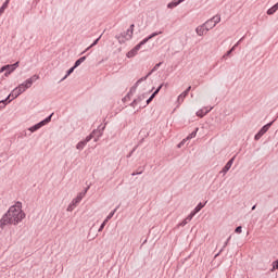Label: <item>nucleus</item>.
Listing matches in <instances>:
<instances>
[{
	"label": "nucleus",
	"instance_id": "1",
	"mask_svg": "<svg viewBox=\"0 0 278 278\" xmlns=\"http://www.w3.org/2000/svg\"><path fill=\"white\" fill-rule=\"evenodd\" d=\"M23 218H25V213L21 210V206H11L8 213L0 219V227H5V225H18Z\"/></svg>",
	"mask_w": 278,
	"mask_h": 278
},
{
	"label": "nucleus",
	"instance_id": "2",
	"mask_svg": "<svg viewBox=\"0 0 278 278\" xmlns=\"http://www.w3.org/2000/svg\"><path fill=\"white\" fill-rule=\"evenodd\" d=\"M162 31L153 33L148 38L143 39L140 43H138L135 48H132L130 51L127 52V58H135V55H138V51H140L142 45H147L151 38H155V36H160Z\"/></svg>",
	"mask_w": 278,
	"mask_h": 278
},
{
	"label": "nucleus",
	"instance_id": "3",
	"mask_svg": "<svg viewBox=\"0 0 278 278\" xmlns=\"http://www.w3.org/2000/svg\"><path fill=\"white\" fill-rule=\"evenodd\" d=\"M16 68H18V62H15L14 64L12 65H4L0 68V73H3L5 71H9V72H5L4 73V77H9L12 73H14V71H16Z\"/></svg>",
	"mask_w": 278,
	"mask_h": 278
},
{
	"label": "nucleus",
	"instance_id": "4",
	"mask_svg": "<svg viewBox=\"0 0 278 278\" xmlns=\"http://www.w3.org/2000/svg\"><path fill=\"white\" fill-rule=\"evenodd\" d=\"M94 134H99V131L98 130H93L89 136L86 137L85 140L79 141L77 143L76 149L81 151V149H84V147H86V144H88V142H90L94 138Z\"/></svg>",
	"mask_w": 278,
	"mask_h": 278
},
{
	"label": "nucleus",
	"instance_id": "5",
	"mask_svg": "<svg viewBox=\"0 0 278 278\" xmlns=\"http://www.w3.org/2000/svg\"><path fill=\"white\" fill-rule=\"evenodd\" d=\"M273 125V122L268 123L267 125L263 126L261 130L255 135L254 140H260L268 129H270V126Z\"/></svg>",
	"mask_w": 278,
	"mask_h": 278
},
{
	"label": "nucleus",
	"instance_id": "6",
	"mask_svg": "<svg viewBox=\"0 0 278 278\" xmlns=\"http://www.w3.org/2000/svg\"><path fill=\"white\" fill-rule=\"evenodd\" d=\"M197 131H199V128H197L194 131H192L187 139H184L179 144H178V149H181V147H184V144L186 143L187 140H192V138H197Z\"/></svg>",
	"mask_w": 278,
	"mask_h": 278
},
{
	"label": "nucleus",
	"instance_id": "7",
	"mask_svg": "<svg viewBox=\"0 0 278 278\" xmlns=\"http://www.w3.org/2000/svg\"><path fill=\"white\" fill-rule=\"evenodd\" d=\"M86 192H88V189H86L84 193H79V194L72 201V204H73V205H77V203H81V199H84V197H86Z\"/></svg>",
	"mask_w": 278,
	"mask_h": 278
},
{
	"label": "nucleus",
	"instance_id": "8",
	"mask_svg": "<svg viewBox=\"0 0 278 278\" xmlns=\"http://www.w3.org/2000/svg\"><path fill=\"white\" fill-rule=\"evenodd\" d=\"M203 26L205 27L206 31H210V29H214L216 27V24L214 23V20L206 21Z\"/></svg>",
	"mask_w": 278,
	"mask_h": 278
},
{
	"label": "nucleus",
	"instance_id": "9",
	"mask_svg": "<svg viewBox=\"0 0 278 278\" xmlns=\"http://www.w3.org/2000/svg\"><path fill=\"white\" fill-rule=\"evenodd\" d=\"M27 88H31L30 86L27 87V80H25L23 84H21L18 87H16L20 94H23Z\"/></svg>",
	"mask_w": 278,
	"mask_h": 278
},
{
	"label": "nucleus",
	"instance_id": "10",
	"mask_svg": "<svg viewBox=\"0 0 278 278\" xmlns=\"http://www.w3.org/2000/svg\"><path fill=\"white\" fill-rule=\"evenodd\" d=\"M233 157L230 159L227 164L224 166V168L222 169V173H228V170L231 168V166H233Z\"/></svg>",
	"mask_w": 278,
	"mask_h": 278
},
{
	"label": "nucleus",
	"instance_id": "11",
	"mask_svg": "<svg viewBox=\"0 0 278 278\" xmlns=\"http://www.w3.org/2000/svg\"><path fill=\"white\" fill-rule=\"evenodd\" d=\"M38 79H40V76H38V75H34V76H31L30 78H28L27 80H26V86L28 87V86H33V84H34V81H38Z\"/></svg>",
	"mask_w": 278,
	"mask_h": 278
},
{
	"label": "nucleus",
	"instance_id": "12",
	"mask_svg": "<svg viewBox=\"0 0 278 278\" xmlns=\"http://www.w3.org/2000/svg\"><path fill=\"white\" fill-rule=\"evenodd\" d=\"M195 31H197L198 36H203L204 34H207V29H205L204 24L197 27Z\"/></svg>",
	"mask_w": 278,
	"mask_h": 278
},
{
	"label": "nucleus",
	"instance_id": "13",
	"mask_svg": "<svg viewBox=\"0 0 278 278\" xmlns=\"http://www.w3.org/2000/svg\"><path fill=\"white\" fill-rule=\"evenodd\" d=\"M141 101H144V94L142 96H139L137 99H135L132 102H131V106L132 108H136V105H138V103H140Z\"/></svg>",
	"mask_w": 278,
	"mask_h": 278
},
{
	"label": "nucleus",
	"instance_id": "14",
	"mask_svg": "<svg viewBox=\"0 0 278 278\" xmlns=\"http://www.w3.org/2000/svg\"><path fill=\"white\" fill-rule=\"evenodd\" d=\"M240 42H242V39H240L228 52H226L223 58L231 55V53H233V51L236 50L237 46L240 45Z\"/></svg>",
	"mask_w": 278,
	"mask_h": 278
},
{
	"label": "nucleus",
	"instance_id": "15",
	"mask_svg": "<svg viewBox=\"0 0 278 278\" xmlns=\"http://www.w3.org/2000/svg\"><path fill=\"white\" fill-rule=\"evenodd\" d=\"M45 126V122H40L38 124H36L35 126L30 127L29 130L30 131H38V129H40V127Z\"/></svg>",
	"mask_w": 278,
	"mask_h": 278
},
{
	"label": "nucleus",
	"instance_id": "16",
	"mask_svg": "<svg viewBox=\"0 0 278 278\" xmlns=\"http://www.w3.org/2000/svg\"><path fill=\"white\" fill-rule=\"evenodd\" d=\"M11 97H13V99L21 97V93L18 92L17 88H15L7 99H10Z\"/></svg>",
	"mask_w": 278,
	"mask_h": 278
},
{
	"label": "nucleus",
	"instance_id": "17",
	"mask_svg": "<svg viewBox=\"0 0 278 278\" xmlns=\"http://www.w3.org/2000/svg\"><path fill=\"white\" fill-rule=\"evenodd\" d=\"M179 3H184V0L170 2V3H168L167 8H169V9L177 8V5H179Z\"/></svg>",
	"mask_w": 278,
	"mask_h": 278
},
{
	"label": "nucleus",
	"instance_id": "18",
	"mask_svg": "<svg viewBox=\"0 0 278 278\" xmlns=\"http://www.w3.org/2000/svg\"><path fill=\"white\" fill-rule=\"evenodd\" d=\"M186 97H188V91H184L182 93H180L178 96V103H184V99H186Z\"/></svg>",
	"mask_w": 278,
	"mask_h": 278
},
{
	"label": "nucleus",
	"instance_id": "19",
	"mask_svg": "<svg viewBox=\"0 0 278 278\" xmlns=\"http://www.w3.org/2000/svg\"><path fill=\"white\" fill-rule=\"evenodd\" d=\"M83 62H86V56H81L80 59H78L74 64V68H77V66H80Z\"/></svg>",
	"mask_w": 278,
	"mask_h": 278
},
{
	"label": "nucleus",
	"instance_id": "20",
	"mask_svg": "<svg viewBox=\"0 0 278 278\" xmlns=\"http://www.w3.org/2000/svg\"><path fill=\"white\" fill-rule=\"evenodd\" d=\"M208 112H210V110H206V111H204V110H199V111L197 112V116H199L200 118H203V116H205V114H208Z\"/></svg>",
	"mask_w": 278,
	"mask_h": 278
},
{
	"label": "nucleus",
	"instance_id": "21",
	"mask_svg": "<svg viewBox=\"0 0 278 278\" xmlns=\"http://www.w3.org/2000/svg\"><path fill=\"white\" fill-rule=\"evenodd\" d=\"M162 86H159V88L151 94V97L149 98L150 101H153V99H155L156 94L160 92V90H162Z\"/></svg>",
	"mask_w": 278,
	"mask_h": 278
},
{
	"label": "nucleus",
	"instance_id": "22",
	"mask_svg": "<svg viewBox=\"0 0 278 278\" xmlns=\"http://www.w3.org/2000/svg\"><path fill=\"white\" fill-rule=\"evenodd\" d=\"M129 34H131V31H129V29H127L126 33L122 34L119 37H117L119 40L121 38H125V40H129Z\"/></svg>",
	"mask_w": 278,
	"mask_h": 278
},
{
	"label": "nucleus",
	"instance_id": "23",
	"mask_svg": "<svg viewBox=\"0 0 278 278\" xmlns=\"http://www.w3.org/2000/svg\"><path fill=\"white\" fill-rule=\"evenodd\" d=\"M203 207H205V204L199 203V204L195 206V208H194L193 212H195V214H198V212H201V210H203Z\"/></svg>",
	"mask_w": 278,
	"mask_h": 278
},
{
	"label": "nucleus",
	"instance_id": "24",
	"mask_svg": "<svg viewBox=\"0 0 278 278\" xmlns=\"http://www.w3.org/2000/svg\"><path fill=\"white\" fill-rule=\"evenodd\" d=\"M8 3H10V0H7L2 7L0 8V14H3L5 12V9L8 8Z\"/></svg>",
	"mask_w": 278,
	"mask_h": 278
},
{
	"label": "nucleus",
	"instance_id": "25",
	"mask_svg": "<svg viewBox=\"0 0 278 278\" xmlns=\"http://www.w3.org/2000/svg\"><path fill=\"white\" fill-rule=\"evenodd\" d=\"M134 27H135V25L131 24L130 27L128 28V31H130V34H128V39L134 38Z\"/></svg>",
	"mask_w": 278,
	"mask_h": 278
},
{
	"label": "nucleus",
	"instance_id": "26",
	"mask_svg": "<svg viewBox=\"0 0 278 278\" xmlns=\"http://www.w3.org/2000/svg\"><path fill=\"white\" fill-rule=\"evenodd\" d=\"M114 214H116V208L106 216V218L104 219L105 223H109L111 218L114 216Z\"/></svg>",
	"mask_w": 278,
	"mask_h": 278
},
{
	"label": "nucleus",
	"instance_id": "27",
	"mask_svg": "<svg viewBox=\"0 0 278 278\" xmlns=\"http://www.w3.org/2000/svg\"><path fill=\"white\" fill-rule=\"evenodd\" d=\"M215 25H218V22L220 21V15H215L211 18Z\"/></svg>",
	"mask_w": 278,
	"mask_h": 278
},
{
	"label": "nucleus",
	"instance_id": "28",
	"mask_svg": "<svg viewBox=\"0 0 278 278\" xmlns=\"http://www.w3.org/2000/svg\"><path fill=\"white\" fill-rule=\"evenodd\" d=\"M151 75V72L150 73H148V75L147 76H144V77H142V78H140L137 83H136V86H138V84H141V81H147V79L149 78V76Z\"/></svg>",
	"mask_w": 278,
	"mask_h": 278
},
{
	"label": "nucleus",
	"instance_id": "29",
	"mask_svg": "<svg viewBox=\"0 0 278 278\" xmlns=\"http://www.w3.org/2000/svg\"><path fill=\"white\" fill-rule=\"evenodd\" d=\"M75 68L76 67H71L68 71H67V73H66V75L63 77V79H62V81H64V79H66V77H68V75H71L74 71H75Z\"/></svg>",
	"mask_w": 278,
	"mask_h": 278
},
{
	"label": "nucleus",
	"instance_id": "30",
	"mask_svg": "<svg viewBox=\"0 0 278 278\" xmlns=\"http://www.w3.org/2000/svg\"><path fill=\"white\" fill-rule=\"evenodd\" d=\"M197 214V212H191L189 215H188V217L186 218V220L188 222V223H190V220H192V218H194V215Z\"/></svg>",
	"mask_w": 278,
	"mask_h": 278
},
{
	"label": "nucleus",
	"instance_id": "31",
	"mask_svg": "<svg viewBox=\"0 0 278 278\" xmlns=\"http://www.w3.org/2000/svg\"><path fill=\"white\" fill-rule=\"evenodd\" d=\"M101 36H102V35H100V37H99L98 39H96V40L93 41V43H92L89 48H87V50H88V49H92V47L99 45V40H101Z\"/></svg>",
	"mask_w": 278,
	"mask_h": 278
},
{
	"label": "nucleus",
	"instance_id": "32",
	"mask_svg": "<svg viewBox=\"0 0 278 278\" xmlns=\"http://www.w3.org/2000/svg\"><path fill=\"white\" fill-rule=\"evenodd\" d=\"M276 9L274 7H271L270 9L267 10V14L270 16L273 15L274 13H276Z\"/></svg>",
	"mask_w": 278,
	"mask_h": 278
},
{
	"label": "nucleus",
	"instance_id": "33",
	"mask_svg": "<svg viewBox=\"0 0 278 278\" xmlns=\"http://www.w3.org/2000/svg\"><path fill=\"white\" fill-rule=\"evenodd\" d=\"M8 103V99L0 101V110H3Z\"/></svg>",
	"mask_w": 278,
	"mask_h": 278
},
{
	"label": "nucleus",
	"instance_id": "34",
	"mask_svg": "<svg viewBox=\"0 0 278 278\" xmlns=\"http://www.w3.org/2000/svg\"><path fill=\"white\" fill-rule=\"evenodd\" d=\"M51 116H53V114L49 115L46 119L41 121V123H43V125H47V123H51Z\"/></svg>",
	"mask_w": 278,
	"mask_h": 278
},
{
	"label": "nucleus",
	"instance_id": "35",
	"mask_svg": "<svg viewBox=\"0 0 278 278\" xmlns=\"http://www.w3.org/2000/svg\"><path fill=\"white\" fill-rule=\"evenodd\" d=\"M105 225H108V222H105V219H104V222L101 224L98 231H101L102 229H105Z\"/></svg>",
	"mask_w": 278,
	"mask_h": 278
},
{
	"label": "nucleus",
	"instance_id": "36",
	"mask_svg": "<svg viewBox=\"0 0 278 278\" xmlns=\"http://www.w3.org/2000/svg\"><path fill=\"white\" fill-rule=\"evenodd\" d=\"M235 233H242V226L237 227Z\"/></svg>",
	"mask_w": 278,
	"mask_h": 278
},
{
	"label": "nucleus",
	"instance_id": "37",
	"mask_svg": "<svg viewBox=\"0 0 278 278\" xmlns=\"http://www.w3.org/2000/svg\"><path fill=\"white\" fill-rule=\"evenodd\" d=\"M160 66H162V63L156 64V65L152 68L151 73H153V71H157V68H160Z\"/></svg>",
	"mask_w": 278,
	"mask_h": 278
},
{
	"label": "nucleus",
	"instance_id": "38",
	"mask_svg": "<svg viewBox=\"0 0 278 278\" xmlns=\"http://www.w3.org/2000/svg\"><path fill=\"white\" fill-rule=\"evenodd\" d=\"M273 266H274V270H278V261H275L273 263Z\"/></svg>",
	"mask_w": 278,
	"mask_h": 278
},
{
	"label": "nucleus",
	"instance_id": "39",
	"mask_svg": "<svg viewBox=\"0 0 278 278\" xmlns=\"http://www.w3.org/2000/svg\"><path fill=\"white\" fill-rule=\"evenodd\" d=\"M136 175H142V170L137 172V173H136V172H134V173L131 174V176H132V177H136Z\"/></svg>",
	"mask_w": 278,
	"mask_h": 278
},
{
	"label": "nucleus",
	"instance_id": "40",
	"mask_svg": "<svg viewBox=\"0 0 278 278\" xmlns=\"http://www.w3.org/2000/svg\"><path fill=\"white\" fill-rule=\"evenodd\" d=\"M73 203H71L70 205H68V207H67V212H73Z\"/></svg>",
	"mask_w": 278,
	"mask_h": 278
},
{
	"label": "nucleus",
	"instance_id": "41",
	"mask_svg": "<svg viewBox=\"0 0 278 278\" xmlns=\"http://www.w3.org/2000/svg\"><path fill=\"white\" fill-rule=\"evenodd\" d=\"M151 101H153V100H151L150 98L147 100V102H146V104L143 105V108H147V105H149V103H151Z\"/></svg>",
	"mask_w": 278,
	"mask_h": 278
},
{
	"label": "nucleus",
	"instance_id": "42",
	"mask_svg": "<svg viewBox=\"0 0 278 278\" xmlns=\"http://www.w3.org/2000/svg\"><path fill=\"white\" fill-rule=\"evenodd\" d=\"M180 225H181V227L188 225V219H185Z\"/></svg>",
	"mask_w": 278,
	"mask_h": 278
},
{
	"label": "nucleus",
	"instance_id": "43",
	"mask_svg": "<svg viewBox=\"0 0 278 278\" xmlns=\"http://www.w3.org/2000/svg\"><path fill=\"white\" fill-rule=\"evenodd\" d=\"M190 90H192V87H188L186 90H185V92H187V94L190 92Z\"/></svg>",
	"mask_w": 278,
	"mask_h": 278
},
{
	"label": "nucleus",
	"instance_id": "44",
	"mask_svg": "<svg viewBox=\"0 0 278 278\" xmlns=\"http://www.w3.org/2000/svg\"><path fill=\"white\" fill-rule=\"evenodd\" d=\"M256 205L252 206V210H255Z\"/></svg>",
	"mask_w": 278,
	"mask_h": 278
},
{
	"label": "nucleus",
	"instance_id": "45",
	"mask_svg": "<svg viewBox=\"0 0 278 278\" xmlns=\"http://www.w3.org/2000/svg\"><path fill=\"white\" fill-rule=\"evenodd\" d=\"M4 71H7V73H9V72H10V70H4Z\"/></svg>",
	"mask_w": 278,
	"mask_h": 278
},
{
	"label": "nucleus",
	"instance_id": "46",
	"mask_svg": "<svg viewBox=\"0 0 278 278\" xmlns=\"http://www.w3.org/2000/svg\"><path fill=\"white\" fill-rule=\"evenodd\" d=\"M132 151H136V148H135V149H132Z\"/></svg>",
	"mask_w": 278,
	"mask_h": 278
},
{
	"label": "nucleus",
	"instance_id": "47",
	"mask_svg": "<svg viewBox=\"0 0 278 278\" xmlns=\"http://www.w3.org/2000/svg\"><path fill=\"white\" fill-rule=\"evenodd\" d=\"M132 151H136V148H135V149H132Z\"/></svg>",
	"mask_w": 278,
	"mask_h": 278
}]
</instances>
